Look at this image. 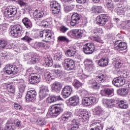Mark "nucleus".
<instances>
[{
    "label": "nucleus",
    "instance_id": "obj_63",
    "mask_svg": "<svg viewBox=\"0 0 130 130\" xmlns=\"http://www.w3.org/2000/svg\"><path fill=\"white\" fill-rule=\"evenodd\" d=\"M78 76L80 80H85V79H87V78L88 77L87 75H86L84 74H78Z\"/></svg>",
    "mask_w": 130,
    "mask_h": 130
},
{
    "label": "nucleus",
    "instance_id": "obj_22",
    "mask_svg": "<svg viewBox=\"0 0 130 130\" xmlns=\"http://www.w3.org/2000/svg\"><path fill=\"white\" fill-rule=\"evenodd\" d=\"M96 61L98 66H99V67H102L103 68L107 67L109 62L108 58H102L100 60H98Z\"/></svg>",
    "mask_w": 130,
    "mask_h": 130
},
{
    "label": "nucleus",
    "instance_id": "obj_40",
    "mask_svg": "<svg viewBox=\"0 0 130 130\" xmlns=\"http://www.w3.org/2000/svg\"><path fill=\"white\" fill-rule=\"evenodd\" d=\"M93 112L96 115H101L103 112V110L101 106H98L94 109Z\"/></svg>",
    "mask_w": 130,
    "mask_h": 130
},
{
    "label": "nucleus",
    "instance_id": "obj_11",
    "mask_svg": "<svg viewBox=\"0 0 130 130\" xmlns=\"http://www.w3.org/2000/svg\"><path fill=\"white\" fill-rule=\"evenodd\" d=\"M36 95L37 92L35 90H31L27 91L25 96L26 102H33L36 99Z\"/></svg>",
    "mask_w": 130,
    "mask_h": 130
},
{
    "label": "nucleus",
    "instance_id": "obj_24",
    "mask_svg": "<svg viewBox=\"0 0 130 130\" xmlns=\"http://www.w3.org/2000/svg\"><path fill=\"white\" fill-rule=\"evenodd\" d=\"M52 77H53V74L52 72H51V71L50 72H45L44 76V80L45 82H46L48 84H49V83H50L52 80Z\"/></svg>",
    "mask_w": 130,
    "mask_h": 130
},
{
    "label": "nucleus",
    "instance_id": "obj_53",
    "mask_svg": "<svg viewBox=\"0 0 130 130\" xmlns=\"http://www.w3.org/2000/svg\"><path fill=\"white\" fill-rule=\"evenodd\" d=\"M21 40L25 41V42H27V43H30L31 41H32V38H30V37L27 35H25L23 38L21 39Z\"/></svg>",
    "mask_w": 130,
    "mask_h": 130
},
{
    "label": "nucleus",
    "instance_id": "obj_50",
    "mask_svg": "<svg viewBox=\"0 0 130 130\" xmlns=\"http://www.w3.org/2000/svg\"><path fill=\"white\" fill-rule=\"evenodd\" d=\"M7 44H8L7 41L4 40H0V49L5 48L7 46Z\"/></svg>",
    "mask_w": 130,
    "mask_h": 130
},
{
    "label": "nucleus",
    "instance_id": "obj_18",
    "mask_svg": "<svg viewBox=\"0 0 130 130\" xmlns=\"http://www.w3.org/2000/svg\"><path fill=\"white\" fill-rule=\"evenodd\" d=\"M90 130H101L103 129V124L101 121H97L92 123L90 126Z\"/></svg>",
    "mask_w": 130,
    "mask_h": 130
},
{
    "label": "nucleus",
    "instance_id": "obj_1",
    "mask_svg": "<svg viewBox=\"0 0 130 130\" xmlns=\"http://www.w3.org/2000/svg\"><path fill=\"white\" fill-rule=\"evenodd\" d=\"M62 106V105L52 106L50 110L48 112V115H50V116H53V117H56V116L59 115V114L63 111Z\"/></svg>",
    "mask_w": 130,
    "mask_h": 130
},
{
    "label": "nucleus",
    "instance_id": "obj_2",
    "mask_svg": "<svg viewBox=\"0 0 130 130\" xmlns=\"http://www.w3.org/2000/svg\"><path fill=\"white\" fill-rule=\"evenodd\" d=\"M22 26L20 25H16L12 26L11 28L10 34L12 37L14 38H18L21 36L20 33L22 31Z\"/></svg>",
    "mask_w": 130,
    "mask_h": 130
},
{
    "label": "nucleus",
    "instance_id": "obj_28",
    "mask_svg": "<svg viewBox=\"0 0 130 130\" xmlns=\"http://www.w3.org/2000/svg\"><path fill=\"white\" fill-rule=\"evenodd\" d=\"M107 77V75L106 74L102 73L96 77L95 80L99 83H103L106 80Z\"/></svg>",
    "mask_w": 130,
    "mask_h": 130
},
{
    "label": "nucleus",
    "instance_id": "obj_43",
    "mask_svg": "<svg viewBox=\"0 0 130 130\" xmlns=\"http://www.w3.org/2000/svg\"><path fill=\"white\" fill-rule=\"evenodd\" d=\"M7 88L8 92L10 93V94H14L16 91L15 86L10 84L7 85Z\"/></svg>",
    "mask_w": 130,
    "mask_h": 130
},
{
    "label": "nucleus",
    "instance_id": "obj_6",
    "mask_svg": "<svg viewBox=\"0 0 130 130\" xmlns=\"http://www.w3.org/2000/svg\"><path fill=\"white\" fill-rule=\"evenodd\" d=\"M38 56L34 53H29L28 55L25 56V59L28 60L27 63L29 64H34L36 63V62H38Z\"/></svg>",
    "mask_w": 130,
    "mask_h": 130
},
{
    "label": "nucleus",
    "instance_id": "obj_39",
    "mask_svg": "<svg viewBox=\"0 0 130 130\" xmlns=\"http://www.w3.org/2000/svg\"><path fill=\"white\" fill-rule=\"evenodd\" d=\"M34 15H35V19H39L40 18H42V17H43L44 13H43V11L36 10H35Z\"/></svg>",
    "mask_w": 130,
    "mask_h": 130
},
{
    "label": "nucleus",
    "instance_id": "obj_29",
    "mask_svg": "<svg viewBox=\"0 0 130 130\" xmlns=\"http://www.w3.org/2000/svg\"><path fill=\"white\" fill-rule=\"evenodd\" d=\"M117 93L120 96H126L128 94V89L127 88H120L117 90Z\"/></svg>",
    "mask_w": 130,
    "mask_h": 130
},
{
    "label": "nucleus",
    "instance_id": "obj_37",
    "mask_svg": "<svg viewBox=\"0 0 130 130\" xmlns=\"http://www.w3.org/2000/svg\"><path fill=\"white\" fill-rule=\"evenodd\" d=\"M106 7L108 11H113L114 9V5L112 0H108L107 1Z\"/></svg>",
    "mask_w": 130,
    "mask_h": 130
},
{
    "label": "nucleus",
    "instance_id": "obj_62",
    "mask_svg": "<svg viewBox=\"0 0 130 130\" xmlns=\"http://www.w3.org/2000/svg\"><path fill=\"white\" fill-rule=\"evenodd\" d=\"M58 40L59 41H66V42H69V39L64 36H59L58 38Z\"/></svg>",
    "mask_w": 130,
    "mask_h": 130
},
{
    "label": "nucleus",
    "instance_id": "obj_26",
    "mask_svg": "<svg viewBox=\"0 0 130 130\" xmlns=\"http://www.w3.org/2000/svg\"><path fill=\"white\" fill-rule=\"evenodd\" d=\"M44 34H45V35H43V37H42V38H44V39H45L46 40H50V39L52 38L53 34L51 30L47 29L44 30Z\"/></svg>",
    "mask_w": 130,
    "mask_h": 130
},
{
    "label": "nucleus",
    "instance_id": "obj_38",
    "mask_svg": "<svg viewBox=\"0 0 130 130\" xmlns=\"http://www.w3.org/2000/svg\"><path fill=\"white\" fill-rule=\"evenodd\" d=\"M51 23V20L49 21V19H47L46 20H43L41 22V26H42V27H45V28H48Z\"/></svg>",
    "mask_w": 130,
    "mask_h": 130
},
{
    "label": "nucleus",
    "instance_id": "obj_36",
    "mask_svg": "<svg viewBox=\"0 0 130 130\" xmlns=\"http://www.w3.org/2000/svg\"><path fill=\"white\" fill-rule=\"evenodd\" d=\"M19 72V69L18 68H15V69H12L11 70H7V71H4V73L6 75H17Z\"/></svg>",
    "mask_w": 130,
    "mask_h": 130
},
{
    "label": "nucleus",
    "instance_id": "obj_17",
    "mask_svg": "<svg viewBox=\"0 0 130 130\" xmlns=\"http://www.w3.org/2000/svg\"><path fill=\"white\" fill-rule=\"evenodd\" d=\"M51 87L53 92L59 93L60 90H61V88H62V84L60 82H55L51 85Z\"/></svg>",
    "mask_w": 130,
    "mask_h": 130
},
{
    "label": "nucleus",
    "instance_id": "obj_3",
    "mask_svg": "<svg viewBox=\"0 0 130 130\" xmlns=\"http://www.w3.org/2000/svg\"><path fill=\"white\" fill-rule=\"evenodd\" d=\"M69 37H75L77 39H81L84 36V31L81 29H73L67 33Z\"/></svg>",
    "mask_w": 130,
    "mask_h": 130
},
{
    "label": "nucleus",
    "instance_id": "obj_8",
    "mask_svg": "<svg viewBox=\"0 0 130 130\" xmlns=\"http://www.w3.org/2000/svg\"><path fill=\"white\" fill-rule=\"evenodd\" d=\"M97 101V99L95 96H91L89 97H86L82 100V104L85 106H90L92 104H94Z\"/></svg>",
    "mask_w": 130,
    "mask_h": 130
},
{
    "label": "nucleus",
    "instance_id": "obj_61",
    "mask_svg": "<svg viewBox=\"0 0 130 130\" xmlns=\"http://www.w3.org/2000/svg\"><path fill=\"white\" fill-rule=\"evenodd\" d=\"M117 14L119 16H124V10L123 9H119L117 10Z\"/></svg>",
    "mask_w": 130,
    "mask_h": 130
},
{
    "label": "nucleus",
    "instance_id": "obj_42",
    "mask_svg": "<svg viewBox=\"0 0 130 130\" xmlns=\"http://www.w3.org/2000/svg\"><path fill=\"white\" fill-rule=\"evenodd\" d=\"M113 64H114L115 69H120V68H121V66H122V63H121V62H119V61H117L116 59H114Z\"/></svg>",
    "mask_w": 130,
    "mask_h": 130
},
{
    "label": "nucleus",
    "instance_id": "obj_9",
    "mask_svg": "<svg viewBox=\"0 0 130 130\" xmlns=\"http://www.w3.org/2000/svg\"><path fill=\"white\" fill-rule=\"evenodd\" d=\"M40 90L39 93V96L40 100H43V99L47 96V94L46 93L49 91L48 86L42 85L40 87Z\"/></svg>",
    "mask_w": 130,
    "mask_h": 130
},
{
    "label": "nucleus",
    "instance_id": "obj_19",
    "mask_svg": "<svg viewBox=\"0 0 130 130\" xmlns=\"http://www.w3.org/2000/svg\"><path fill=\"white\" fill-rule=\"evenodd\" d=\"M115 47L117 48V50L122 51L125 50L127 48L126 43L124 42H121L120 41H117L115 43Z\"/></svg>",
    "mask_w": 130,
    "mask_h": 130
},
{
    "label": "nucleus",
    "instance_id": "obj_16",
    "mask_svg": "<svg viewBox=\"0 0 130 130\" xmlns=\"http://www.w3.org/2000/svg\"><path fill=\"white\" fill-rule=\"evenodd\" d=\"M72 86L66 85L62 90L61 94L63 98H68L72 93Z\"/></svg>",
    "mask_w": 130,
    "mask_h": 130
},
{
    "label": "nucleus",
    "instance_id": "obj_60",
    "mask_svg": "<svg viewBox=\"0 0 130 130\" xmlns=\"http://www.w3.org/2000/svg\"><path fill=\"white\" fill-rule=\"evenodd\" d=\"M71 124H72V126H73V125H79V124H81V121H80L79 120L74 119L72 121Z\"/></svg>",
    "mask_w": 130,
    "mask_h": 130
},
{
    "label": "nucleus",
    "instance_id": "obj_49",
    "mask_svg": "<svg viewBox=\"0 0 130 130\" xmlns=\"http://www.w3.org/2000/svg\"><path fill=\"white\" fill-rule=\"evenodd\" d=\"M77 112L78 115L79 116V118H80V117H82V115H84V114H85V113H86L87 111H86V110L80 109L77 110Z\"/></svg>",
    "mask_w": 130,
    "mask_h": 130
},
{
    "label": "nucleus",
    "instance_id": "obj_35",
    "mask_svg": "<svg viewBox=\"0 0 130 130\" xmlns=\"http://www.w3.org/2000/svg\"><path fill=\"white\" fill-rule=\"evenodd\" d=\"M89 83L92 85L91 87L92 89H94V90H98V89L100 88V85L97 83L96 80L94 79L90 80Z\"/></svg>",
    "mask_w": 130,
    "mask_h": 130
},
{
    "label": "nucleus",
    "instance_id": "obj_15",
    "mask_svg": "<svg viewBox=\"0 0 130 130\" xmlns=\"http://www.w3.org/2000/svg\"><path fill=\"white\" fill-rule=\"evenodd\" d=\"M41 81V77L39 74H33L29 78V81L30 84L34 85V84H37Z\"/></svg>",
    "mask_w": 130,
    "mask_h": 130
},
{
    "label": "nucleus",
    "instance_id": "obj_14",
    "mask_svg": "<svg viewBox=\"0 0 130 130\" xmlns=\"http://www.w3.org/2000/svg\"><path fill=\"white\" fill-rule=\"evenodd\" d=\"M16 83H18L19 84H20L19 86V90L20 93H19L20 95H18V98H22V94L24 92V91H25V88L26 87V85L25 84H24V80L23 79H15Z\"/></svg>",
    "mask_w": 130,
    "mask_h": 130
},
{
    "label": "nucleus",
    "instance_id": "obj_46",
    "mask_svg": "<svg viewBox=\"0 0 130 130\" xmlns=\"http://www.w3.org/2000/svg\"><path fill=\"white\" fill-rule=\"evenodd\" d=\"M72 84L76 89H79L82 86V83L80 82L78 80H75Z\"/></svg>",
    "mask_w": 130,
    "mask_h": 130
},
{
    "label": "nucleus",
    "instance_id": "obj_27",
    "mask_svg": "<svg viewBox=\"0 0 130 130\" xmlns=\"http://www.w3.org/2000/svg\"><path fill=\"white\" fill-rule=\"evenodd\" d=\"M59 100H62V99L60 97V95L58 96H49L47 99V102L48 103H53V102H55Z\"/></svg>",
    "mask_w": 130,
    "mask_h": 130
},
{
    "label": "nucleus",
    "instance_id": "obj_54",
    "mask_svg": "<svg viewBox=\"0 0 130 130\" xmlns=\"http://www.w3.org/2000/svg\"><path fill=\"white\" fill-rule=\"evenodd\" d=\"M121 76L124 78H127L129 77L130 75V72L129 71H123L121 72Z\"/></svg>",
    "mask_w": 130,
    "mask_h": 130
},
{
    "label": "nucleus",
    "instance_id": "obj_20",
    "mask_svg": "<svg viewBox=\"0 0 130 130\" xmlns=\"http://www.w3.org/2000/svg\"><path fill=\"white\" fill-rule=\"evenodd\" d=\"M70 105L72 106H77L80 103V98L77 95H74L69 100Z\"/></svg>",
    "mask_w": 130,
    "mask_h": 130
},
{
    "label": "nucleus",
    "instance_id": "obj_7",
    "mask_svg": "<svg viewBox=\"0 0 130 130\" xmlns=\"http://www.w3.org/2000/svg\"><path fill=\"white\" fill-rule=\"evenodd\" d=\"M96 23L98 25L100 26H104L108 21V16L105 14H102L98 17L96 18Z\"/></svg>",
    "mask_w": 130,
    "mask_h": 130
},
{
    "label": "nucleus",
    "instance_id": "obj_64",
    "mask_svg": "<svg viewBox=\"0 0 130 130\" xmlns=\"http://www.w3.org/2000/svg\"><path fill=\"white\" fill-rule=\"evenodd\" d=\"M69 30V28L66 27V26L62 25L60 27V31L62 33H66L67 32V30Z\"/></svg>",
    "mask_w": 130,
    "mask_h": 130
},
{
    "label": "nucleus",
    "instance_id": "obj_31",
    "mask_svg": "<svg viewBox=\"0 0 130 130\" xmlns=\"http://www.w3.org/2000/svg\"><path fill=\"white\" fill-rule=\"evenodd\" d=\"M65 54L66 56H74L75 54H76V49L75 48H71L68 50H67L65 52Z\"/></svg>",
    "mask_w": 130,
    "mask_h": 130
},
{
    "label": "nucleus",
    "instance_id": "obj_5",
    "mask_svg": "<svg viewBox=\"0 0 130 130\" xmlns=\"http://www.w3.org/2000/svg\"><path fill=\"white\" fill-rule=\"evenodd\" d=\"M95 50V45L92 43H88L83 46V51L85 54H92Z\"/></svg>",
    "mask_w": 130,
    "mask_h": 130
},
{
    "label": "nucleus",
    "instance_id": "obj_52",
    "mask_svg": "<svg viewBox=\"0 0 130 130\" xmlns=\"http://www.w3.org/2000/svg\"><path fill=\"white\" fill-rule=\"evenodd\" d=\"M51 72L52 74H53V73H54L55 75L59 76V77H60L63 73L62 72V70H54L51 71Z\"/></svg>",
    "mask_w": 130,
    "mask_h": 130
},
{
    "label": "nucleus",
    "instance_id": "obj_33",
    "mask_svg": "<svg viewBox=\"0 0 130 130\" xmlns=\"http://www.w3.org/2000/svg\"><path fill=\"white\" fill-rule=\"evenodd\" d=\"M85 67L86 71L88 72H92L95 70V65L94 63H85Z\"/></svg>",
    "mask_w": 130,
    "mask_h": 130
},
{
    "label": "nucleus",
    "instance_id": "obj_59",
    "mask_svg": "<svg viewBox=\"0 0 130 130\" xmlns=\"http://www.w3.org/2000/svg\"><path fill=\"white\" fill-rule=\"evenodd\" d=\"M63 115L66 116L68 119H70L72 116H73V114L71 112H65Z\"/></svg>",
    "mask_w": 130,
    "mask_h": 130
},
{
    "label": "nucleus",
    "instance_id": "obj_55",
    "mask_svg": "<svg viewBox=\"0 0 130 130\" xmlns=\"http://www.w3.org/2000/svg\"><path fill=\"white\" fill-rule=\"evenodd\" d=\"M74 9V6H66L64 7V11L66 13H68V12H71V11H73Z\"/></svg>",
    "mask_w": 130,
    "mask_h": 130
},
{
    "label": "nucleus",
    "instance_id": "obj_25",
    "mask_svg": "<svg viewBox=\"0 0 130 130\" xmlns=\"http://www.w3.org/2000/svg\"><path fill=\"white\" fill-rule=\"evenodd\" d=\"M103 103L104 105L108 106V107L111 108L112 106L114 105V103H115V100L113 99H103Z\"/></svg>",
    "mask_w": 130,
    "mask_h": 130
},
{
    "label": "nucleus",
    "instance_id": "obj_4",
    "mask_svg": "<svg viewBox=\"0 0 130 130\" xmlns=\"http://www.w3.org/2000/svg\"><path fill=\"white\" fill-rule=\"evenodd\" d=\"M62 64L66 71H72L75 69V61L71 58L64 59Z\"/></svg>",
    "mask_w": 130,
    "mask_h": 130
},
{
    "label": "nucleus",
    "instance_id": "obj_45",
    "mask_svg": "<svg viewBox=\"0 0 130 130\" xmlns=\"http://www.w3.org/2000/svg\"><path fill=\"white\" fill-rule=\"evenodd\" d=\"M13 124L11 123H7L3 130H13ZM0 130H3L0 127Z\"/></svg>",
    "mask_w": 130,
    "mask_h": 130
},
{
    "label": "nucleus",
    "instance_id": "obj_41",
    "mask_svg": "<svg viewBox=\"0 0 130 130\" xmlns=\"http://www.w3.org/2000/svg\"><path fill=\"white\" fill-rule=\"evenodd\" d=\"M89 119V114L88 112L85 113L82 117L79 118V120L81 122H84V121H87Z\"/></svg>",
    "mask_w": 130,
    "mask_h": 130
},
{
    "label": "nucleus",
    "instance_id": "obj_57",
    "mask_svg": "<svg viewBox=\"0 0 130 130\" xmlns=\"http://www.w3.org/2000/svg\"><path fill=\"white\" fill-rule=\"evenodd\" d=\"M54 58L55 59H56V60H59L60 61V60H62V54H61V53L57 54L55 56Z\"/></svg>",
    "mask_w": 130,
    "mask_h": 130
},
{
    "label": "nucleus",
    "instance_id": "obj_21",
    "mask_svg": "<svg viewBox=\"0 0 130 130\" xmlns=\"http://www.w3.org/2000/svg\"><path fill=\"white\" fill-rule=\"evenodd\" d=\"M32 47L35 48V49H39V48L47 49L49 48V46L43 42H36L34 45L32 46Z\"/></svg>",
    "mask_w": 130,
    "mask_h": 130
},
{
    "label": "nucleus",
    "instance_id": "obj_58",
    "mask_svg": "<svg viewBox=\"0 0 130 130\" xmlns=\"http://www.w3.org/2000/svg\"><path fill=\"white\" fill-rule=\"evenodd\" d=\"M7 24H3L0 25V32H4L7 29Z\"/></svg>",
    "mask_w": 130,
    "mask_h": 130
},
{
    "label": "nucleus",
    "instance_id": "obj_10",
    "mask_svg": "<svg viewBox=\"0 0 130 130\" xmlns=\"http://www.w3.org/2000/svg\"><path fill=\"white\" fill-rule=\"evenodd\" d=\"M112 84L116 87L119 88L125 84V79L120 76L115 78L112 81Z\"/></svg>",
    "mask_w": 130,
    "mask_h": 130
},
{
    "label": "nucleus",
    "instance_id": "obj_47",
    "mask_svg": "<svg viewBox=\"0 0 130 130\" xmlns=\"http://www.w3.org/2000/svg\"><path fill=\"white\" fill-rule=\"evenodd\" d=\"M15 69H18L15 67V66L13 64H7L5 66V68H4V72L7 71H10L11 70H14Z\"/></svg>",
    "mask_w": 130,
    "mask_h": 130
},
{
    "label": "nucleus",
    "instance_id": "obj_32",
    "mask_svg": "<svg viewBox=\"0 0 130 130\" xmlns=\"http://www.w3.org/2000/svg\"><path fill=\"white\" fill-rule=\"evenodd\" d=\"M44 61V65L46 67H52L53 64L52 59L51 57H46Z\"/></svg>",
    "mask_w": 130,
    "mask_h": 130
},
{
    "label": "nucleus",
    "instance_id": "obj_30",
    "mask_svg": "<svg viewBox=\"0 0 130 130\" xmlns=\"http://www.w3.org/2000/svg\"><path fill=\"white\" fill-rule=\"evenodd\" d=\"M22 22L26 28H31L32 27V22L27 17H25L22 19Z\"/></svg>",
    "mask_w": 130,
    "mask_h": 130
},
{
    "label": "nucleus",
    "instance_id": "obj_34",
    "mask_svg": "<svg viewBox=\"0 0 130 130\" xmlns=\"http://www.w3.org/2000/svg\"><path fill=\"white\" fill-rule=\"evenodd\" d=\"M117 104L121 109H126V108H128V104H126L124 101H120L117 103Z\"/></svg>",
    "mask_w": 130,
    "mask_h": 130
},
{
    "label": "nucleus",
    "instance_id": "obj_13",
    "mask_svg": "<svg viewBox=\"0 0 130 130\" xmlns=\"http://www.w3.org/2000/svg\"><path fill=\"white\" fill-rule=\"evenodd\" d=\"M81 17L78 13H74L71 16V20L70 21V25L73 27H75L76 25H78L80 23Z\"/></svg>",
    "mask_w": 130,
    "mask_h": 130
},
{
    "label": "nucleus",
    "instance_id": "obj_48",
    "mask_svg": "<svg viewBox=\"0 0 130 130\" xmlns=\"http://www.w3.org/2000/svg\"><path fill=\"white\" fill-rule=\"evenodd\" d=\"M93 33L95 35H100V34L103 33V30H102V28H95L93 29Z\"/></svg>",
    "mask_w": 130,
    "mask_h": 130
},
{
    "label": "nucleus",
    "instance_id": "obj_23",
    "mask_svg": "<svg viewBox=\"0 0 130 130\" xmlns=\"http://www.w3.org/2000/svg\"><path fill=\"white\" fill-rule=\"evenodd\" d=\"M114 93V90L112 88H105L101 91V94L102 96H110Z\"/></svg>",
    "mask_w": 130,
    "mask_h": 130
},
{
    "label": "nucleus",
    "instance_id": "obj_51",
    "mask_svg": "<svg viewBox=\"0 0 130 130\" xmlns=\"http://www.w3.org/2000/svg\"><path fill=\"white\" fill-rule=\"evenodd\" d=\"M37 123L39 125H44L46 123V121L44 118H40L37 120Z\"/></svg>",
    "mask_w": 130,
    "mask_h": 130
},
{
    "label": "nucleus",
    "instance_id": "obj_12",
    "mask_svg": "<svg viewBox=\"0 0 130 130\" xmlns=\"http://www.w3.org/2000/svg\"><path fill=\"white\" fill-rule=\"evenodd\" d=\"M17 14V8L13 7L7 8L5 10L4 15L6 17H14Z\"/></svg>",
    "mask_w": 130,
    "mask_h": 130
},
{
    "label": "nucleus",
    "instance_id": "obj_44",
    "mask_svg": "<svg viewBox=\"0 0 130 130\" xmlns=\"http://www.w3.org/2000/svg\"><path fill=\"white\" fill-rule=\"evenodd\" d=\"M50 7L51 9H55L56 8H60V4L57 3L56 1L51 2Z\"/></svg>",
    "mask_w": 130,
    "mask_h": 130
},
{
    "label": "nucleus",
    "instance_id": "obj_56",
    "mask_svg": "<svg viewBox=\"0 0 130 130\" xmlns=\"http://www.w3.org/2000/svg\"><path fill=\"white\" fill-rule=\"evenodd\" d=\"M51 10L54 15H57V14H59V12H60V8H53Z\"/></svg>",
    "mask_w": 130,
    "mask_h": 130
}]
</instances>
